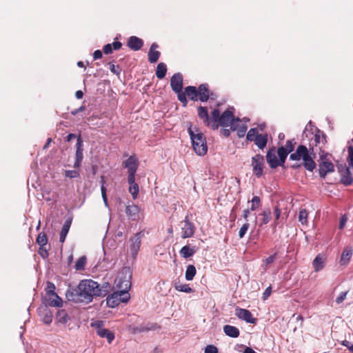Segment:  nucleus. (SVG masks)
I'll return each mask as SVG.
<instances>
[{
	"mask_svg": "<svg viewBox=\"0 0 353 353\" xmlns=\"http://www.w3.org/2000/svg\"><path fill=\"white\" fill-rule=\"evenodd\" d=\"M97 288V282L92 279H83L76 288L68 290L65 296L70 301L89 303L94 296H98Z\"/></svg>",
	"mask_w": 353,
	"mask_h": 353,
	"instance_id": "obj_1",
	"label": "nucleus"
},
{
	"mask_svg": "<svg viewBox=\"0 0 353 353\" xmlns=\"http://www.w3.org/2000/svg\"><path fill=\"white\" fill-rule=\"evenodd\" d=\"M312 144H310V148L303 145H299L295 152L290 155V159L292 161L302 159L304 168L310 172H312L316 168V163L314 161L316 154L313 146H311Z\"/></svg>",
	"mask_w": 353,
	"mask_h": 353,
	"instance_id": "obj_2",
	"label": "nucleus"
},
{
	"mask_svg": "<svg viewBox=\"0 0 353 353\" xmlns=\"http://www.w3.org/2000/svg\"><path fill=\"white\" fill-rule=\"evenodd\" d=\"M233 108H229L225 110L222 114H220L219 109H214L212 112V129L216 130L219 126L228 127L230 125L232 130L236 129L235 122L239 121V119H235L233 113Z\"/></svg>",
	"mask_w": 353,
	"mask_h": 353,
	"instance_id": "obj_3",
	"label": "nucleus"
},
{
	"mask_svg": "<svg viewBox=\"0 0 353 353\" xmlns=\"http://www.w3.org/2000/svg\"><path fill=\"white\" fill-rule=\"evenodd\" d=\"M188 132L195 152L199 156L205 155L208 152V146L204 134L198 128L193 129L191 125L188 128Z\"/></svg>",
	"mask_w": 353,
	"mask_h": 353,
	"instance_id": "obj_4",
	"label": "nucleus"
},
{
	"mask_svg": "<svg viewBox=\"0 0 353 353\" xmlns=\"http://www.w3.org/2000/svg\"><path fill=\"white\" fill-rule=\"evenodd\" d=\"M334 172V165L328 158V154L323 152L320 155V162L319 164V176L325 179L329 173Z\"/></svg>",
	"mask_w": 353,
	"mask_h": 353,
	"instance_id": "obj_5",
	"label": "nucleus"
},
{
	"mask_svg": "<svg viewBox=\"0 0 353 353\" xmlns=\"http://www.w3.org/2000/svg\"><path fill=\"white\" fill-rule=\"evenodd\" d=\"M130 299V294L125 292H115L106 298L107 305L110 307H115L121 303H127Z\"/></svg>",
	"mask_w": 353,
	"mask_h": 353,
	"instance_id": "obj_6",
	"label": "nucleus"
},
{
	"mask_svg": "<svg viewBox=\"0 0 353 353\" xmlns=\"http://www.w3.org/2000/svg\"><path fill=\"white\" fill-rule=\"evenodd\" d=\"M91 326L96 328L97 334L101 338L107 339L109 343L114 339V334L108 329L103 327V323L101 321H97L91 323Z\"/></svg>",
	"mask_w": 353,
	"mask_h": 353,
	"instance_id": "obj_7",
	"label": "nucleus"
},
{
	"mask_svg": "<svg viewBox=\"0 0 353 353\" xmlns=\"http://www.w3.org/2000/svg\"><path fill=\"white\" fill-rule=\"evenodd\" d=\"M251 165L252 167L253 174L259 178L263 175L264 165V157L261 154H256L252 157Z\"/></svg>",
	"mask_w": 353,
	"mask_h": 353,
	"instance_id": "obj_8",
	"label": "nucleus"
},
{
	"mask_svg": "<svg viewBox=\"0 0 353 353\" xmlns=\"http://www.w3.org/2000/svg\"><path fill=\"white\" fill-rule=\"evenodd\" d=\"M123 165L124 168L128 169V177H130V179L132 180V177H135L136 172L138 169L139 161L137 158L134 155L130 156L123 163Z\"/></svg>",
	"mask_w": 353,
	"mask_h": 353,
	"instance_id": "obj_9",
	"label": "nucleus"
},
{
	"mask_svg": "<svg viewBox=\"0 0 353 353\" xmlns=\"http://www.w3.org/2000/svg\"><path fill=\"white\" fill-rule=\"evenodd\" d=\"M125 272H128L125 270ZM131 274L126 272L124 276L118 277L115 280V283L120 292H128L131 287Z\"/></svg>",
	"mask_w": 353,
	"mask_h": 353,
	"instance_id": "obj_10",
	"label": "nucleus"
},
{
	"mask_svg": "<svg viewBox=\"0 0 353 353\" xmlns=\"http://www.w3.org/2000/svg\"><path fill=\"white\" fill-rule=\"evenodd\" d=\"M143 236V234L142 232H137L130 239V250L133 259H135L138 254Z\"/></svg>",
	"mask_w": 353,
	"mask_h": 353,
	"instance_id": "obj_11",
	"label": "nucleus"
},
{
	"mask_svg": "<svg viewBox=\"0 0 353 353\" xmlns=\"http://www.w3.org/2000/svg\"><path fill=\"white\" fill-rule=\"evenodd\" d=\"M83 141L81 137L79 136L77 140L76 144V152H75V161L74 163L73 167L76 169L79 168L81 166L83 159Z\"/></svg>",
	"mask_w": 353,
	"mask_h": 353,
	"instance_id": "obj_12",
	"label": "nucleus"
},
{
	"mask_svg": "<svg viewBox=\"0 0 353 353\" xmlns=\"http://www.w3.org/2000/svg\"><path fill=\"white\" fill-rule=\"evenodd\" d=\"M44 302L46 305L50 307H61L63 304L62 299L57 293H46Z\"/></svg>",
	"mask_w": 353,
	"mask_h": 353,
	"instance_id": "obj_13",
	"label": "nucleus"
},
{
	"mask_svg": "<svg viewBox=\"0 0 353 353\" xmlns=\"http://www.w3.org/2000/svg\"><path fill=\"white\" fill-rule=\"evenodd\" d=\"M235 315L240 319L249 323H255L256 319L253 317L252 313L246 309L236 307L235 309Z\"/></svg>",
	"mask_w": 353,
	"mask_h": 353,
	"instance_id": "obj_14",
	"label": "nucleus"
},
{
	"mask_svg": "<svg viewBox=\"0 0 353 353\" xmlns=\"http://www.w3.org/2000/svg\"><path fill=\"white\" fill-rule=\"evenodd\" d=\"M181 237L183 239L189 238L194 235V226L191 222L189 221V220L187 218L183 221L181 222Z\"/></svg>",
	"mask_w": 353,
	"mask_h": 353,
	"instance_id": "obj_15",
	"label": "nucleus"
},
{
	"mask_svg": "<svg viewBox=\"0 0 353 353\" xmlns=\"http://www.w3.org/2000/svg\"><path fill=\"white\" fill-rule=\"evenodd\" d=\"M170 86L175 92H179L183 89V76L180 73L174 74L170 79Z\"/></svg>",
	"mask_w": 353,
	"mask_h": 353,
	"instance_id": "obj_16",
	"label": "nucleus"
},
{
	"mask_svg": "<svg viewBox=\"0 0 353 353\" xmlns=\"http://www.w3.org/2000/svg\"><path fill=\"white\" fill-rule=\"evenodd\" d=\"M199 99L201 102H206L213 94L210 93L209 86L207 83L201 84L198 88Z\"/></svg>",
	"mask_w": 353,
	"mask_h": 353,
	"instance_id": "obj_17",
	"label": "nucleus"
},
{
	"mask_svg": "<svg viewBox=\"0 0 353 353\" xmlns=\"http://www.w3.org/2000/svg\"><path fill=\"white\" fill-rule=\"evenodd\" d=\"M199 117L203 120L205 125L212 128V116L209 117L208 110L205 107L199 106L197 109Z\"/></svg>",
	"mask_w": 353,
	"mask_h": 353,
	"instance_id": "obj_18",
	"label": "nucleus"
},
{
	"mask_svg": "<svg viewBox=\"0 0 353 353\" xmlns=\"http://www.w3.org/2000/svg\"><path fill=\"white\" fill-rule=\"evenodd\" d=\"M266 160L271 168H276L279 165V162L276 155L275 149L270 148L266 154Z\"/></svg>",
	"mask_w": 353,
	"mask_h": 353,
	"instance_id": "obj_19",
	"label": "nucleus"
},
{
	"mask_svg": "<svg viewBox=\"0 0 353 353\" xmlns=\"http://www.w3.org/2000/svg\"><path fill=\"white\" fill-rule=\"evenodd\" d=\"M143 46V40L136 36H132L128 39V46L132 50H139Z\"/></svg>",
	"mask_w": 353,
	"mask_h": 353,
	"instance_id": "obj_20",
	"label": "nucleus"
},
{
	"mask_svg": "<svg viewBox=\"0 0 353 353\" xmlns=\"http://www.w3.org/2000/svg\"><path fill=\"white\" fill-rule=\"evenodd\" d=\"M159 48V46L156 43H153L148 52V61L151 63H154L157 62L160 57V52L157 51V49Z\"/></svg>",
	"mask_w": 353,
	"mask_h": 353,
	"instance_id": "obj_21",
	"label": "nucleus"
},
{
	"mask_svg": "<svg viewBox=\"0 0 353 353\" xmlns=\"http://www.w3.org/2000/svg\"><path fill=\"white\" fill-rule=\"evenodd\" d=\"M125 211L131 220L135 221L139 218V208L137 205H128Z\"/></svg>",
	"mask_w": 353,
	"mask_h": 353,
	"instance_id": "obj_22",
	"label": "nucleus"
},
{
	"mask_svg": "<svg viewBox=\"0 0 353 353\" xmlns=\"http://www.w3.org/2000/svg\"><path fill=\"white\" fill-rule=\"evenodd\" d=\"M128 181L130 185L129 187V192L132 196V198L134 199H136L137 198L138 194H139V185L135 182V177H132V179H130V177H128Z\"/></svg>",
	"mask_w": 353,
	"mask_h": 353,
	"instance_id": "obj_23",
	"label": "nucleus"
},
{
	"mask_svg": "<svg viewBox=\"0 0 353 353\" xmlns=\"http://www.w3.org/2000/svg\"><path fill=\"white\" fill-rule=\"evenodd\" d=\"M196 252V250L194 247H190L189 245H185L181 248L179 250L180 255L184 258L188 259L192 256H193Z\"/></svg>",
	"mask_w": 353,
	"mask_h": 353,
	"instance_id": "obj_24",
	"label": "nucleus"
},
{
	"mask_svg": "<svg viewBox=\"0 0 353 353\" xmlns=\"http://www.w3.org/2000/svg\"><path fill=\"white\" fill-rule=\"evenodd\" d=\"M353 179L351 176V172L349 168H346L343 171V173L341 174V183L343 185L347 186L352 183Z\"/></svg>",
	"mask_w": 353,
	"mask_h": 353,
	"instance_id": "obj_25",
	"label": "nucleus"
},
{
	"mask_svg": "<svg viewBox=\"0 0 353 353\" xmlns=\"http://www.w3.org/2000/svg\"><path fill=\"white\" fill-rule=\"evenodd\" d=\"M122 46V43L120 41H114L112 43H108L103 46V51L105 54H110L112 52V50H118Z\"/></svg>",
	"mask_w": 353,
	"mask_h": 353,
	"instance_id": "obj_26",
	"label": "nucleus"
},
{
	"mask_svg": "<svg viewBox=\"0 0 353 353\" xmlns=\"http://www.w3.org/2000/svg\"><path fill=\"white\" fill-rule=\"evenodd\" d=\"M223 331L227 336L232 338H236L240 334V332L236 327L230 325H225L223 327Z\"/></svg>",
	"mask_w": 353,
	"mask_h": 353,
	"instance_id": "obj_27",
	"label": "nucleus"
},
{
	"mask_svg": "<svg viewBox=\"0 0 353 353\" xmlns=\"http://www.w3.org/2000/svg\"><path fill=\"white\" fill-rule=\"evenodd\" d=\"M185 92L187 97L192 101H196L199 100L198 90L194 86H188L185 88Z\"/></svg>",
	"mask_w": 353,
	"mask_h": 353,
	"instance_id": "obj_28",
	"label": "nucleus"
},
{
	"mask_svg": "<svg viewBox=\"0 0 353 353\" xmlns=\"http://www.w3.org/2000/svg\"><path fill=\"white\" fill-rule=\"evenodd\" d=\"M111 290V285L108 282H104L100 285L98 283L97 292L99 297L105 296Z\"/></svg>",
	"mask_w": 353,
	"mask_h": 353,
	"instance_id": "obj_29",
	"label": "nucleus"
},
{
	"mask_svg": "<svg viewBox=\"0 0 353 353\" xmlns=\"http://www.w3.org/2000/svg\"><path fill=\"white\" fill-rule=\"evenodd\" d=\"M268 134H260L256 137V138L253 141L254 144L257 145L259 149L263 150L267 145L268 143Z\"/></svg>",
	"mask_w": 353,
	"mask_h": 353,
	"instance_id": "obj_30",
	"label": "nucleus"
},
{
	"mask_svg": "<svg viewBox=\"0 0 353 353\" xmlns=\"http://www.w3.org/2000/svg\"><path fill=\"white\" fill-rule=\"evenodd\" d=\"M352 256V250L350 248H345L341 256L340 263L341 265H346L349 263L351 257Z\"/></svg>",
	"mask_w": 353,
	"mask_h": 353,
	"instance_id": "obj_31",
	"label": "nucleus"
},
{
	"mask_svg": "<svg viewBox=\"0 0 353 353\" xmlns=\"http://www.w3.org/2000/svg\"><path fill=\"white\" fill-rule=\"evenodd\" d=\"M313 267L316 272H319L324 267V259L320 254L317 255L312 262Z\"/></svg>",
	"mask_w": 353,
	"mask_h": 353,
	"instance_id": "obj_32",
	"label": "nucleus"
},
{
	"mask_svg": "<svg viewBox=\"0 0 353 353\" xmlns=\"http://www.w3.org/2000/svg\"><path fill=\"white\" fill-rule=\"evenodd\" d=\"M167 72V66L164 63H159L157 65L156 75L157 77L159 79H162L165 77Z\"/></svg>",
	"mask_w": 353,
	"mask_h": 353,
	"instance_id": "obj_33",
	"label": "nucleus"
},
{
	"mask_svg": "<svg viewBox=\"0 0 353 353\" xmlns=\"http://www.w3.org/2000/svg\"><path fill=\"white\" fill-rule=\"evenodd\" d=\"M70 225H71V221L67 220L65 222L64 225L62 227L61 233H60V237H59L60 242L63 243L65 241V237L68 233Z\"/></svg>",
	"mask_w": 353,
	"mask_h": 353,
	"instance_id": "obj_34",
	"label": "nucleus"
},
{
	"mask_svg": "<svg viewBox=\"0 0 353 353\" xmlns=\"http://www.w3.org/2000/svg\"><path fill=\"white\" fill-rule=\"evenodd\" d=\"M196 273V270L194 265H188L185 271V279L188 281H192Z\"/></svg>",
	"mask_w": 353,
	"mask_h": 353,
	"instance_id": "obj_35",
	"label": "nucleus"
},
{
	"mask_svg": "<svg viewBox=\"0 0 353 353\" xmlns=\"http://www.w3.org/2000/svg\"><path fill=\"white\" fill-rule=\"evenodd\" d=\"M288 152H287L285 150H284V147L283 146H281L278 148L277 150V154L279 157V165L281 166H283L285 161V159L288 155Z\"/></svg>",
	"mask_w": 353,
	"mask_h": 353,
	"instance_id": "obj_36",
	"label": "nucleus"
},
{
	"mask_svg": "<svg viewBox=\"0 0 353 353\" xmlns=\"http://www.w3.org/2000/svg\"><path fill=\"white\" fill-rule=\"evenodd\" d=\"M48 241L47 235L44 232H40L36 239V242L39 246L46 245Z\"/></svg>",
	"mask_w": 353,
	"mask_h": 353,
	"instance_id": "obj_37",
	"label": "nucleus"
},
{
	"mask_svg": "<svg viewBox=\"0 0 353 353\" xmlns=\"http://www.w3.org/2000/svg\"><path fill=\"white\" fill-rule=\"evenodd\" d=\"M271 214L272 213L270 209H266L261 214H260V215L263 216L261 226L269 223L271 219Z\"/></svg>",
	"mask_w": 353,
	"mask_h": 353,
	"instance_id": "obj_38",
	"label": "nucleus"
},
{
	"mask_svg": "<svg viewBox=\"0 0 353 353\" xmlns=\"http://www.w3.org/2000/svg\"><path fill=\"white\" fill-rule=\"evenodd\" d=\"M314 142L316 146L320 143L324 145L326 142L325 137L324 134H321V132L319 130L314 136Z\"/></svg>",
	"mask_w": 353,
	"mask_h": 353,
	"instance_id": "obj_39",
	"label": "nucleus"
},
{
	"mask_svg": "<svg viewBox=\"0 0 353 353\" xmlns=\"http://www.w3.org/2000/svg\"><path fill=\"white\" fill-rule=\"evenodd\" d=\"M86 258L85 256H81L75 263L74 268L77 270H82L85 268Z\"/></svg>",
	"mask_w": 353,
	"mask_h": 353,
	"instance_id": "obj_40",
	"label": "nucleus"
},
{
	"mask_svg": "<svg viewBox=\"0 0 353 353\" xmlns=\"http://www.w3.org/2000/svg\"><path fill=\"white\" fill-rule=\"evenodd\" d=\"M258 129L256 128H251L246 136V139L249 141H253L258 135H259Z\"/></svg>",
	"mask_w": 353,
	"mask_h": 353,
	"instance_id": "obj_41",
	"label": "nucleus"
},
{
	"mask_svg": "<svg viewBox=\"0 0 353 353\" xmlns=\"http://www.w3.org/2000/svg\"><path fill=\"white\" fill-rule=\"evenodd\" d=\"M57 318H58L59 322H60L61 323H67L70 319L67 312L63 310L58 312Z\"/></svg>",
	"mask_w": 353,
	"mask_h": 353,
	"instance_id": "obj_42",
	"label": "nucleus"
},
{
	"mask_svg": "<svg viewBox=\"0 0 353 353\" xmlns=\"http://www.w3.org/2000/svg\"><path fill=\"white\" fill-rule=\"evenodd\" d=\"M308 213L305 209H302L299 212V221L303 224L307 223Z\"/></svg>",
	"mask_w": 353,
	"mask_h": 353,
	"instance_id": "obj_43",
	"label": "nucleus"
},
{
	"mask_svg": "<svg viewBox=\"0 0 353 353\" xmlns=\"http://www.w3.org/2000/svg\"><path fill=\"white\" fill-rule=\"evenodd\" d=\"M101 196H102V198H103L105 205H108V198H107V194H106V188L104 185L105 179H104L103 176H101Z\"/></svg>",
	"mask_w": 353,
	"mask_h": 353,
	"instance_id": "obj_44",
	"label": "nucleus"
},
{
	"mask_svg": "<svg viewBox=\"0 0 353 353\" xmlns=\"http://www.w3.org/2000/svg\"><path fill=\"white\" fill-rule=\"evenodd\" d=\"M296 143L294 139L288 140L285 146L284 147V150L288 153L292 152L294 150Z\"/></svg>",
	"mask_w": 353,
	"mask_h": 353,
	"instance_id": "obj_45",
	"label": "nucleus"
},
{
	"mask_svg": "<svg viewBox=\"0 0 353 353\" xmlns=\"http://www.w3.org/2000/svg\"><path fill=\"white\" fill-rule=\"evenodd\" d=\"M261 206V199L259 196H254L252 199V204L250 206V210H255Z\"/></svg>",
	"mask_w": 353,
	"mask_h": 353,
	"instance_id": "obj_46",
	"label": "nucleus"
},
{
	"mask_svg": "<svg viewBox=\"0 0 353 353\" xmlns=\"http://www.w3.org/2000/svg\"><path fill=\"white\" fill-rule=\"evenodd\" d=\"M175 289L179 292L190 293L192 292V289L189 286L188 284H182L175 286Z\"/></svg>",
	"mask_w": 353,
	"mask_h": 353,
	"instance_id": "obj_47",
	"label": "nucleus"
},
{
	"mask_svg": "<svg viewBox=\"0 0 353 353\" xmlns=\"http://www.w3.org/2000/svg\"><path fill=\"white\" fill-rule=\"evenodd\" d=\"M176 93H177L178 99L180 102H181L183 103V106H184V107L187 106L188 100L186 98L187 95H186L185 91L182 92V90H181Z\"/></svg>",
	"mask_w": 353,
	"mask_h": 353,
	"instance_id": "obj_48",
	"label": "nucleus"
},
{
	"mask_svg": "<svg viewBox=\"0 0 353 353\" xmlns=\"http://www.w3.org/2000/svg\"><path fill=\"white\" fill-rule=\"evenodd\" d=\"M348 150V157H347V162L350 167L353 168V146L350 145L347 148Z\"/></svg>",
	"mask_w": 353,
	"mask_h": 353,
	"instance_id": "obj_49",
	"label": "nucleus"
},
{
	"mask_svg": "<svg viewBox=\"0 0 353 353\" xmlns=\"http://www.w3.org/2000/svg\"><path fill=\"white\" fill-rule=\"evenodd\" d=\"M249 227H250V224L248 223H245L241 226V228H240L239 232V236L240 239H242L244 237Z\"/></svg>",
	"mask_w": 353,
	"mask_h": 353,
	"instance_id": "obj_50",
	"label": "nucleus"
},
{
	"mask_svg": "<svg viewBox=\"0 0 353 353\" xmlns=\"http://www.w3.org/2000/svg\"><path fill=\"white\" fill-rule=\"evenodd\" d=\"M46 245L40 246L38 253L43 259H47L48 257V250L46 247Z\"/></svg>",
	"mask_w": 353,
	"mask_h": 353,
	"instance_id": "obj_51",
	"label": "nucleus"
},
{
	"mask_svg": "<svg viewBox=\"0 0 353 353\" xmlns=\"http://www.w3.org/2000/svg\"><path fill=\"white\" fill-rule=\"evenodd\" d=\"M65 176L66 177H68V178H70V179H72V178H77L78 176H79V173L78 171L77 170H66L65 172Z\"/></svg>",
	"mask_w": 353,
	"mask_h": 353,
	"instance_id": "obj_52",
	"label": "nucleus"
},
{
	"mask_svg": "<svg viewBox=\"0 0 353 353\" xmlns=\"http://www.w3.org/2000/svg\"><path fill=\"white\" fill-rule=\"evenodd\" d=\"M276 255H277V253L276 252L274 254L268 256V258H265V259L263 260V263L265 265H268L269 264L274 263L276 259Z\"/></svg>",
	"mask_w": 353,
	"mask_h": 353,
	"instance_id": "obj_53",
	"label": "nucleus"
},
{
	"mask_svg": "<svg viewBox=\"0 0 353 353\" xmlns=\"http://www.w3.org/2000/svg\"><path fill=\"white\" fill-rule=\"evenodd\" d=\"M247 131V126L245 125H242L237 129V135L239 137H243Z\"/></svg>",
	"mask_w": 353,
	"mask_h": 353,
	"instance_id": "obj_54",
	"label": "nucleus"
},
{
	"mask_svg": "<svg viewBox=\"0 0 353 353\" xmlns=\"http://www.w3.org/2000/svg\"><path fill=\"white\" fill-rule=\"evenodd\" d=\"M348 291L341 292L336 299V303L340 304L346 299Z\"/></svg>",
	"mask_w": 353,
	"mask_h": 353,
	"instance_id": "obj_55",
	"label": "nucleus"
},
{
	"mask_svg": "<svg viewBox=\"0 0 353 353\" xmlns=\"http://www.w3.org/2000/svg\"><path fill=\"white\" fill-rule=\"evenodd\" d=\"M205 353H218V348L213 345H208L205 349Z\"/></svg>",
	"mask_w": 353,
	"mask_h": 353,
	"instance_id": "obj_56",
	"label": "nucleus"
},
{
	"mask_svg": "<svg viewBox=\"0 0 353 353\" xmlns=\"http://www.w3.org/2000/svg\"><path fill=\"white\" fill-rule=\"evenodd\" d=\"M110 70L111 72L115 74H119L121 72V68L119 65H115L113 63H110Z\"/></svg>",
	"mask_w": 353,
	"mask_h": 353,
	"instance_id": "obj_57",
	"label": "nucleus"
},
{
	"mask_svg": "<svg viewBox=\"0 0 353 353\" xmlns=\"http://www.w3.org/2000/svg\"><path fill=\"white\" fill-rule=\"evenodd\" d=\"M347 221V218L345 215H343L340 218V222L339 225V230H343L346 224V222Z\"/></svg>",
	"mask_w": 353,
	"mask_h": 353,
	"instance_id": "obj_58",
	"label": "nucleus"
},
{
	"mask_svg": "<svg viewBox=\"0 0 353 353\" xmlns=\"http://www.w3.org/2000/svg\"><path fill=\"white\" fill-rule=\"evenodd\" d=\"M281 214V210L279 208L278 206H276L274 208V214L275 216V221H274L275 225H277V221L280 218Z\"/></svg>",
	"mask_w": 353,
	"mask_h": 353,
	"instance_id": "obj_59",
	"label": "nucleus"
},
{
	"mask_svg": "<svg viewBox=\"0 0 353 353\" xmlns=\"http://www.w3.org/2000/svg\"><path fill=\"white\" fill-rule=\"evenodd\" d=\"M272 288L270 286L268 287L263 294L262 299L263 300H266L271 294Z\"/></svg>",
	"mask_w": 353,
	"mask_h": 353,
	"instance_id": "obj_60",
	"label": "nucleus"
},
{
	"mask_svg": "<svg viewBox=\"0 0 353 353\" xmlns=\"http://www.w3.org/2000/svg\"><path fill=\"white\" fill-rule=\"evenodd\" d=\"M55 286L52 283L48 282L47 288H46V293H55L54 292Z\"/></svg>",
	"mask_w": 353,
	"mask_h": 353,
	"instance_id": "obj_61",
	"label": "nucleus"
},
{
	"mask_svg": "<svg viewBox=\"0 0 353 353\" xmlns=\"http://www.w3.org/2000/svg\"><path fill=\"white\" fill-rule=\"evenodd\" d=\"M103 54L102 52L100 50H97L93 53V58L94 59H99L102 58Z\"/></svg>",
	"mask_w": 353,
	"mask_h": 353,
	"instance_id": "obj_62",
	"label": "nucleus"
},
{
	"mask_svg": "<svg viewBox=\"0 0 353 353\" xmlns=\"http://www.w3.org/2000/svg\"><path fill=\"white\" fill-rule=\"evenodd\" d=\"M49 313H50L49 312ZM52 316L51 315V314H48V313H46L45 317L43 318V321L46 324H49L52 322Z\"/></svg>",
	"mask_w": 353,
	"mask_h": 353,
	"instance_id": "obj_63",
	"label": "nucleus"
},
{
	"mask_svg": "<svg viewBox=\"0 0 353 353\" xmlns=\"http://www.w3.org/2000/svg\"><path fill=\"white\" fill-rule=\"evenodd\" d=\"M243 353H256L252 348L246 347L244 350Z\"/></svg>",
	"mask_w": 353,
	"mask_h": 353,
	"instance_id": "obj_64",
	"label": "nucleus"
}]
</instances>
